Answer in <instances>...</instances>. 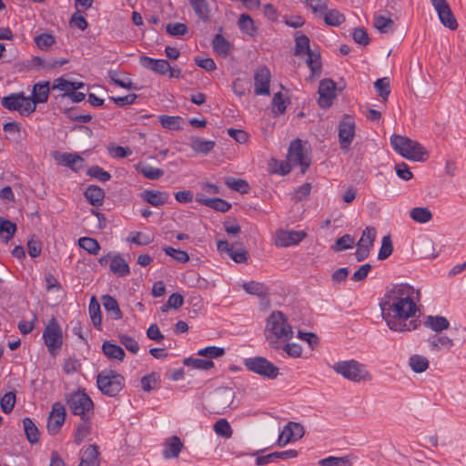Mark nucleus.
Segmentation results:
<instances>
[{"label": "nucleus", "instance_id": "13d9d810", "mask_svg": "<svg viewBox=\"0 0 466 466\" xmlns=\"http://www.w3.org/2000/svg\"><path fill=\"white\" fill-rule=\"evenodd\" d=\"M393 251V245L390 235L384 236L381 240V247L378 253V259L384 260L388 258Z\"/></svg>", "mask_w": 466, "mask_h": 466}, {"label": "nucleus", "instance_id": "a19ab883", "mask_svg": "<svg viewBox=\"0 0 466 466\" xmlns=\"http://www.w3.org/2000/svg\"><path fill=\"white\" fill-rule=\"evenodd\" d=\"M88 310L94 326L96 327L98 329H101L102 318L100 304L95 296H93L90 299Z\"/></svg>", "mask_w": 466, "mask_h": 466}, {"label": "nucleus", "instance_id": "e2e57ef3", "mask_svg": "<svg viewBox=\"0 0 466 466\" xmlns=\"http://www.w3.org/2000/svg\"><path fill=\"white\" fill-rule=\"evenodd\" d=\"M90 430V424L86 421L78 424L75 431V443L79 445L89 435Z\"/></svg>", "mask_w": 466, "mask_h": 466}, {"label": "nucleus", "instance_id": "4d7b16f0", "mask_svg": "<svg viewBox=\"0 0 466 466\" xmlns=\"http://www.w3.org/2000/svg\"><path fill=\"white\" fill-rule=\"evenodd\" d=\"M354 244V238L349 234H345L339 238L331 248L335 251H343L351 248Z\"/></svg>", "mask_w": 466, "mask_h": 466}, {"label": "nucleus", "instance_id": "de8ad7c7", "mask_svg": "<svg viewBox=\"0 0 466 466\" xmlns=\"http://www.w3.org/2000/svg\"><path fill=\"white\" fill-rule=\"evenodd\" d=\"M158 120L163 127L170 130L181 129V123L183 121L180 116L166 115L159 116Z\"/></svg>", "mask_w": 466, "mask_h": 466}, {"label": "nucleus", "instance_id": "c9c22d12", "mask_svg": "<svg viewBox=\"0 0 466 466\" xmlns=\"http://www.w3.org/2000/svg\"><path fill=\"white\" fill-rule=\"evenodd\" d=\"M242 288L247 293L258 297H266L269 293L268 288L264 283L253 280L245 282Z\"/></svg>", "mask_w": 466, "mask_h": 466}, {"label": "nucleus", "instance_id": "79ce46f5", "mask_svg": "<svg viewBox=\"0 0 466 466\" xmlns=\"http://www.w3.org/2000/svg\"><path fill=\"white\" fill-rule=\"evenodd\" d=\"M16 231V225L10 220L0 218V238L8 242Z\"/></svg>", "mask_w": 466, "mask_h": 466}, {"label": "nucleus", "instance_id": "c756f323", "mask_svg": "<svg viewBox=\"0 0 466 466\" xmlns=\"http://www.w3.org/2000/svg\"><path fill=\"white\" fill-rule=\"evenodd\" d=\"M110 270L118 277H125L130 273L127 262L120 256H114L109 264Z\"/></svg>", "mask_w": 466, "mask_h": 466}, {"label": "nucleus", "instance_id": "69168bd1", "mask_svg": "<svg viewBox=\"0 0 466 466\" xmlns=\"http://www.w3.org/2000/svg\"><path fill=\"white\" fill-rule=\"evenodd\" d=\"M225 354V350L223 348L209 346L204 349H201L198 351V355L204 356L209 359H217L222 357Z\"/></svg>", "mask_w": 466, "mask_h": 466}, {"label": "nucleus", "instance_id": "c85d7f7f", "mask_svg": "<svg viewBox=\"0 0 466 466\" xmlns=\"http://www.w3.org/2000/svg\"><path fill=\"white\" fill-rule=\"evenodd\" d=\"M23 428L25 438L31 444H36L40 440V431L35 422L30 418H24Z\"/></svg>", "mask_w": 466, "mask_h": 466}, {"label": "nucleus", "instance_id": "6e6552de", "mask_svg": "<svg viewBox=\"0 0 466 466\" xmlns=\"http://www.w3.org/2000/svg\"><path fill=\"white\" fill-rule=\"evenodd\" d=\"M3 107L9 111H17L21 116H28L35 112V105L31 103L24 92L12 93L2 98Z\"/></svg>", "mask_w": 466, "mask_h": 466}, {"label": "nucleus", "instance_id": "423d86ee", "mask_svg": "<svg viewBox=\"0 0 466 466\" xmlns=\"http://www.w3.org/2000/svg\"><path fill=\"white\" fill-rule=\"evenodd\" d=\"M235 399V391L228 387H221L213 390L208 399V409L210 412L223 414L230 408Z\"/></svg>", "mask_w": 466, "mask_h": 466}, {"label": "nucleus", "instance_id": "2eb2a0df", "mask_svg": "<svg viewBox=\"0 0 466 466\" xmlns=\"http://www.w3.org/2000/svg\"><path fill=\"white\" fill-rule=\"evenodd\" d=\"M431 2L438 13L441 23L451 30H455L458 24L448 2L446 0H431Z\"/></svg>", "mask_w": 466, "mask_h": 466}, {"label": "nucleus", "instance_id": "cd10ccee", "mask_svg": "<svg viewBox=\"0 0 466 466\" xmlns=\"http://www.w3.org/2000/svg\"><path fill=\"white\" fill-rule=\"evenodd\" d=\"M212 47L220 56L226 57L230 54L231 44L221 34H216L212 39Z\"/></svg>", "mask_w": 466, "mask_h": 466}, {"label": "nucleus", "instance_id": "7c9ffc66", "mask_svg": "<svg viewBox=\"0 0 466 466\" xmlns=\"http://www.w3.org/2000/svg\"><path fill=\"white\" fill-rule=\"evenodd\" d=\"M102 351L109 360L122 361L126 356L124 350L120 346L108 340L103 343Z\"/></svg>", "mask_w": 466, "mask_h": 466}, {"label": "nucleus", "instance_id": "09e8293b", "mask_svg": "<svg viewBox=\"0 0 466 466\" xmlns=\"http://www.w3.org/2000/svg\"><path fill=\"white\" fill-rule=\"evenodd\" d=\"M78 245L91 255H97L101 248L97 240L89 237L80 238L78 239Z\"/></svg>", "mask_w": 466, "mask_h": 466}, {"label": "nucleus", "instance_id": "f704fd0d", "mask_svg": "<svg viewBox=\"0 0 466 466\" xmlns=\"http://www.w3.org/2000/svg\"><path fill=\"white\" fill-rule=\"evenodd\" d=\"M408 363L411 370L415 373L426 371L430 365L429 360L425 356L419 354L411 355Z\"/></svg>", "mask_w": 466, "mask_h": 466}, {"label": "nucleus", "instance_id": "6e6d98bb", "mask_svg": "<svg viewBox=\"0 0 466 466\" xmlns=\"http://www.w3.org/2000/svg\"><path fill=\"white\" fill-rule=\"evenodd\" d=\"M374 87L376 91L378 92L379 96L383 99V101H387L390 93V80L388 77H382L380 79H377L374 83Z\"/></svg>", "mask_w": 466, "mask_h": 466}, {"label": "nucleus", "instance_id": "8fccbe9b", "mask_svg": "<svg viewBox=\"0 0 466 466\" xmlns=\"http://www.w3.org/2000/svg\"><path fill=\"white\" fill-rule=\"evenodd\" d=\"M238 24L239 29L249 35H253L257 32V27L249 15L241 14Z\"/></svg>", "mask_w": 466, "mask_h": 466}, {"label": "nucleus", "instance_id": "9b49d317", "mask_svg": "<svg viewBox=\"0 0 466 466\" xmlns=\"http://www.w3.org/2000/svg\"><path fill=\"white\" fill-rule=\"evenodd\" d=\"M355 136V122L349 115H345L339 125V140L340 148L347 151Z\"/></svg>", "mask_w": 466, "mask_h": 466}, {"label": "nucleus", "instance_id": "a878e982", "mask_svg": "<svg viewBox=\"0 0 466 466\" xmlns=\"http://www.w3.org/2000/svg\"><path fill=\"white\" fill-rule=\"evenodd\" d=\"M430 350L438 352L443 349L451 350L453 347V340L447 336L432 335L428 339Z\"/></svg>", "mask_w": 466, "mask_h": 466}, {"label": "nucleus", "instance_id": "39448f33", "mask_svg": "<svg viewBox=\"0 0 466 466\" xmlns=\"http://www.w3.org/2000/svg\"><path fill=\"white\" fill-rule=\"evenodd\" d=\"M96 384L103 394L116 397L124 388L125 379L113 370H105L97 374Z\"/></svg>", "mask_w": 466, "mask_h": 466}, {"label": "nucleus", "instance_id": "49530a36", "mask_svg": "<svg viewBox=\"0 0 466 466\" xmlns=\"http://www.w3.org/2000/svg\"><path fill=\"white\" fill-rule=\"evenodd\" d=\"M320 466H351L350 456L335 457L329 456L319 461Z\"/></svg>", "mask_w": 466, "mask_h": 466}, {"label": "nucleus", "instance_id": "bf43d9fd", "mask_svg": "<svg viewBox=\"0 0 466 466\" xmlns=\"http://www.w3.org/2000/svg\"><path fill=\"white\" fill-rule=\"evenodd\" d=\"M58 160L73 170H77L76 164L83 162V158L79 155L73 153H63Z\"/></svg>", "mask_w": 466, "mask_h": 466}, {"label": "nucleus", "instance_id": "20e7f679", "mask_svg": "<svg viewBox=\"0 0 466 466\" xmlns=\"http://www.w3.org/2000/svg\"><path fill=\"white\" fill-rule=\"evenodd\" d=\"M332 370L344 379L357 383L370 381L372 379L365 365L355 360L335 362L332 365Z\"/></svg>", "mask_w": 466, "mask_h": 466}, {"label": "nucleus", "instance_id": "e433bc0d", "mask_svg": "<svg viewBox=\"0 0 466 466\" xmlns=\"http://www.w3.org/2000/svg\"><path fill=\"white\" fill-rule=\"evenodd\" d=\"M311 51L309 46V38L300 33L296 32L295 34V55L302 56L304 54H308Z\"/></svg>", "mask_w": 466, "mask_h": 466}, {"label": "nucleus", "instance_id": "680f3d73", "mask_svg": "<svg viewBox=\"0 0 466 466\" xmlns=\"http://www.w3.org/2000/svg\"><path fill=\"white\" fill-rule=\"evenodd\" d=\"M163 251L179 263H186L189 260L188 254L184 250L167 246L163 248Z\"/></svg>", "mask_w": 466, "mask_h": 466}, {"label": "nucleus", "instance_id": "412c9836", "mask_svg": "<svg viewBox=\"0 0 466 466\" xmlns=\"http://www.w3.org/2000/svg\"><path fill=\"white\" fill-rule=\"evenodd\" d=\"M140 64L144 67L161 76H165L168 72V70H170V65L165 59H154L149 56H144L140 58Z\"/></svg>", "mask_w": 466, "mask_h": 466}, {"label": "nucleus", "instance_id": "f03ea898", "mask_svg": "<svg viewBox=\"0 0 466 466\" xmlns=\"http://www.w3.org/2000/svg\"><path fill=\"white\" fill-rule=\"evenodd\" d=\"M265 336L270 348L279 350L280 343L292 339L293 329L288 322L285 314L279 310H274L267 319Z\"/></svg>", "mask_w": 466, "mask_h": 466}, {"label": "nucleus", "instance_id": "37998d69", "mask_svg": "<svg viewBox=\"0 0 466 466\" xmlns=\"http://www.w3.org/2000/svg\"><path fill=\"white\" fill-rule=\"evenodd\" d=\"M136 168L138 173L151 180H157L164 175V171L162 169L153 167L149 165L138 164Z\"/></svg>", "mask_w": 466, "mask_h": 466}, {"label": "nucleus", "instance_id": "58836bf2", "mask_svg": "<svg viewBox=\"0 0 466 466\" xmlns=\"http://www.w3.org/2000/svg\"><path fill=\"white\" fill-rule=\"evenodd\" d=\"M411 219L418 223H427L432 218L431 211L425 207L413 208L410 211Z\"/></svg>", "mask_w": 466, "mask_h": 466}, {"label": "nucleus", "instance_id": "ddd939ff", "mask_svg": "<svg viewBox=\"0 0 466 466\" xmlns=\"http://www.w3.org/2000/svg\"><path fill=\"white\" fill-rule=\"evenodd\" d=\"M66 419V409L60 402L52 405V410L47 419V431L51 435L57 434L63 426Z\"/></svg>", "mask_w": 466, "mask_h": 466}, {"label": "nucleus", "instance_id": "603ef678", "mask_svg": "<svg viewBox=\"0 0 466 466\" xmlns=\"http://www.w3.org/2000/svg\"><path fill=\"white\" fill-rule=\"evenodd\" d=\"M373 25L380 33H389L394 29L393 20L384 15L376 16Z\"/></svg>", "mask_w": 466, "mask_h": 466}, {"label": "nucleus", "instance_id": "ea45409f", "mask_svg": "<svg viewBox=\"0 0 466 466\" xmlns=\"http://www.w3.org/2000/svg\"><path fill=\"white\" fill-rule=\"evenodd\" d=\"M224 183L228 187L241 194H246L249 190L248 183L242 178L228 177L224 178Z\"/></svg>", "mask_w": 466, "mask_h": 466}, {"label": "nucleus", "instance_id": "5701e85b", "mask_svg": "<svg viewBox=\"0 0 466 466\" xmlns=\"http://www.w3.org/2000/svg\"><path fill=\"white\" fill-rule=\"evenodd\" d=\"M141 198L153 207H160L168 201L169 195L165 191L144 190L141 193Z\"/></svg>", "mask_w": 466, "mask_h": 466}, {"label": "nucleus", "instance_id": "4468645a", "mask_svg": "<svg viewBox=\"0 0 466 466\" xmlns=\"http://www.w3.org/2000/svg\"><path fill=\"white\" fill-rule=\"evenodd\" d=\"M289 158L294 164L301 167L302 174L306 173L307 169L310 166V158L305 155L302 142L299 138L290 143L289 147Z\"/></svg>", "mask_w": 466, "mask_h": 466}, {"label": "nucleus", "instance_id": "b1692460", "mask_svg": "<svg viewBox=\"0 0 466 466\" xmlns=\"http://www.w3.org/2000/svg\"><path fill=\"white\" fill-rule=\"evenodd\" d=\"M101 300L105 310L111 319L118 320L123 318V312L115 298L110 295H103Z\"/></svg>", "mask_w": 466, "mask_h": 466}, {"label": "nucleus", "instance_id": "9d476101", "mask_svg": "<svg viewBox=\"0 0 466 466\" xmlns=\"http://www.w3.org/2000/svg\"><path fill=\"white\" fill-rule=\"evenodd\" d=\"M244 365L249 371L269 380L276 379L279 374V368L264 357L246 359Z\"/></svg>", "mask_w": 466, "mask_h": 466}, {"label": "nucleus", "instance_id": "f257e3e1", "mask_svg": "<svg viewBox=\"0 0 466 466\" xmlns=\"http://www.w3.org/2000/svg\"><path fill=\"white\" fill-rule=\"evenodd\" d=\"M414 289L408 284L391 285L386 289L380 307L382 319L390 329L397 332L411 331L417 328V320H410L417 311L413 299Z\"/></svg>", "mask_w": 466, "mask_h": 466}, {"label": "nucleus", "instance_id": "1a4fd4ad", "mask_svg": "<svg viewBox=\"0 0 466 466\" xmlns=\"http://www.w3.org/2000/svg\"><path fill=\"white\" fill-rule=\"evenodd\" d=\"M43 339L49 353L56 356L63 344V333L55 317H52L46 326L43 331Z\"/></svg>", "mask_w": 466, "mask_h": 466}, {"label": "nucleus", "instance_id": "bb28decb", "mask_svg": "<svg viewBox=\"0 0 466 466\" xmlns=\"http://www.w3.org/2000/svg\"><path fill=\"white\" fill-rule=\"evenodd\" d=\"M84 196L92 206L100 207L104 201L105 191L98 186L91 185L86 187Z\"/></svg>", "mask_w": 466, "mask_h": 466}, {"label": "nucleus", "instance_id": "4be33fe9", "mask_svg": "<svg viewBox=\"0 0 466 466\" xmlns=\"http://www.w3.org/2000/svg\"><path fill=\"white\" fill-rule=\"evenodd\" d=\"M183 446V442L177 436L167 438L164 443L163 457L165 459L177 458Z\"/></svg>", "mask_w": 466, "mask_h": 466}, {"label": "nucleus", "instance_id": "dca6fc26", "mask_svg": "<svg viewBox=\"0 0 466 466\" xmlns=\"http://www.w3.org/2000/svg\"><path fill=\"white\" fill-rule=\"evenodd\" d=\"M307 234L303 230H283L279 229L276 232L275 244L278 247H289L301 242Z\"/></svg>", "mask_w": 466, "mask_h": 466}, {"label": "nucleus", "instance_id": "7ed1b4c3", "mask_svg": "<svg viewBox=\"0 0 466 466\" xmlns=\"http://www.w3.org/2000/svg\"><path fill=\"white\" fill-rule=\"evenodd\" d=\"M390 144L398 154L409 160L422 162L429 157L428 151L418 141L407 137L393 134Z\"/></svg>", "mask_w": 466, "mask_h": 466}, {"label": "nucleus", "instance_id": "c03bdc74", "mask_svg": "<svg viewBox=\"0 0 466 466\" xmlns=\"http://www.w3.org/2000/svg\"><path fill=\"white\" fill-rule=\"evenodd\" d=\"M183 363L187 367H192L196 370H208L214 367V362L211 360H203L196 358H186Z\"/></svg>", "mask_w": 466, "mask_h": 466}, {"label": "nucleus", "instance_id": "a211bd4d", "mask_svg": "<svg viewBox=\"0 0 466 466\" xmlns=\"http://www.w3.org/2000/svg\"><path fill=\"white\" fill-rule=\"evenodd\" d=\"M270 77V71L267 66H263L257 68L254 76L256 95H269Z\"/></svg>", "mask_w": 466, "mask_h": 466}, {"label": "nucleus", "instance_id": "864d4df0", "mask_svg": "<svg viewBox=\"0 0 466 466\" xmlns=\"http://www.w3.org/2000/svg\"><path fill=\"white\" fill-rule=\"evenodd\" d=\"M345 21V15L337 9H331L325 13L324 22L330 26H338Z\"/></svg>", "mask_w": 466, "mask_h": 466}, {"label": "nucleus", "instance_id": "774afa93", "mask_svg": "<svg viewBox=\"0 0 466 466\" xmlns=\"http://www.w3.org/2000/svg\"><path fill=\"white\" fill-rule=\"evenodd\" d=\"M119 341L128 351L132 352L133 354L138 352L139 345L134 338L128 335L120 334Z\"/></svg>", "mask_w": 466, "mask_h": 466}, {"label": "nucleus", "instance_id": "0e129e2a", "mask_svg": "<svg viewBox=\"0 0 466 466\" xmlns=\"http://www.w3.org/2000/svg\"><path fill=\"white\" fill-rule=\"evenodd\" d=\"M15 403V394L14 392L5 393L0 400V407L3 412L10 413Z\"/></svg>", "mask_w": 466, "mask_h": 466}, {"label": "nucleus", "instance_id": "f3484780", "mask_svg": "<svg viewBox=\"0 0 466 466\" xmlns=\"http://www.w3.org/2000/svg\"><path fill=\"white\" fill-rule=\"evenodd\" d=\"M335 89L336 85L331 79H322L319 82L318 93L319 95V105L322 108H328L331 106L332 100L335 97Z\"/></svg>", "mask_w": 466, "mask_h": 466}, {"label": "nucleus", "instance_id": "3c124183", "mask_svg": "<svg viewBox=\"0 0 466 466\" xmlns=\"http://www.w3.org/2000/svg\"><path fill=\"white\" fill-rule=\"evenodd\" d=\"M213 430L218 436L226 439L231 438L233 434L232 428L226 419H219L216 421L213 425Z\"/></svg>", "mask_w": 466, "mask_h": 466}, {"label": "nucleus", "instance_id": "4c0bfd02", "mask_svg": "<svg viewBox=\"0 0 466 466\" xmlns=\"http://www.w3.org/2000/svg\"><path fill=\"white\" fill-rule=\"evenodd\" d=\"M307 55L308 59L306 62L311 71V77L319 76L321 74L320 54L311 50Z\"/></svg>", "mask_w": 466, "mask_h": 466}, {"label": "nucleus", "instance_id": "393cba45", "mask_svg": "<svg viewBox=\"0 0 466 466\" xmlns=\"http://www.w3.org/2000/svg\"><path fill=\"white\" fill-rule=\"evenodd\" d=\"M298 454H299V452L296 450L275 451V452H272V453H269V454H267L264 456H258L256 458V464L260 466V465L268 464V463L273 461L275 459L286 460L289 458H296L298 456Z\"/></svg>", "mask_w": 466, "mask_h": 466}, {"label": "nucleus", "instance_id": "338daca9", "mask_svg": "<svg viewBox=\"0 0 466 466\" xmlns=\"http://www.w3.org/2000/svg\"><path fill=\"white\" fill-rule=\"evenodd\" d=\"M86 174L101 182H106L111 178V175L98 166H93L87 169Z\"/></svg>", "mask_w": 466, "mask_h": 466}, {"label": "nucleus", "instance_id": "72a5a7b5", "mask_svg": "<svg viewBox=\"0 0 466 466\" xmlns=\"http://www.w3.org/2000/svg\"><path fill=\"white\" fill-rule=\"evenodd\" d=\"M196 15L206 22L209 18L210 9L207 0H187Z\"/></svg>", "mask_w": 466, "mask_h": 466}, {"label": "nucleus", "instance_id": "5fc2aeb1", "mask_svg": "<svg viewBox=\"0 0 466 466\" xmlns=\"http://www.w3.org/2000/svg\"><path fill=\"white\" fill-rule=\"evenodd\" d=\"M98 455V446L96 444H91L84 451L81 461H86L91 463V465L99 466Z\"/></svg>", "mask_w": 466, "mask_h": 466}, {"label": "nucleus", "instance_id": "f8f14e48", "mask_svg": "<svg viewBox=\"0 0 466 466\" xmlns=\"http://www.w3.org/2000/svg\"><path fill=\"white\" fill-rule=\"evenodd\" d=\"M304 427L294 421H289L284 426L278 439V445L284 447L288 443L300 440L304 436Z\"/></svg>", "mask_w": 466, "mask_h": 466}, {"label": "nucleus", "instance_id": "6ab92c4d", "mask_svg": "<svg viewBox=\"0 0 466 466\" xmlns=\"http://www.w3.org/2000/svg\"><path fill=\"white\" fill-rule=\"evenodd\" d=\"M50 84L48 81L38 82L33 86L32 94L28 96L31 103L35 105V110L37 104L46 103L48 100L50 93Z\"/></svg>", "mask_w": 466, "mask_h": 466}, {"label": "nucleus", "instance_id": "2f4dec72", "mask_svg": "<svg viewBox=\"0 0 466 466\" xmlns=\"http://www.w3.org/2000/svg\"><path fill=\"white\" fill-rule=\"evenodd\" d=\"M215 147V142L212 140H206L198 137H192L190 138V147L193 151L198 154H208Z\"/></svg>", "mask_w": 466, "mask_h": 466}, {"label": "nucleus", "instance_id": "052dcab7", "mask_svg": "<svg viewBox=\"0 0 466 466\" xmlns=\"http://www.w3.org/2000/svg\"><path fill=\"white\" fill-rule=\"evenodd\" d=\"M159 380L160 377L156 372H151L150 374L145 375L141 378L142 389L145 391L149 392L156 388Z\"/></svg>", "mask_w": 466, "mask_h": 466}, {"label": "nucleus", "instance_id": "a18cd8bd", "mask_svg": "<svg viewBox=\"0 0 466 466\" xmlns=\"http://www.w3.org/2000/svg\"><path fill=\"white\" fill-rule=\"evenodd\" d=\"M376 229L373 227H367L357 243V246H361L367 248H371L373 247L374 241L376 239Z\"/></svg>", "mask_w": 466, "mask_h": 466}, {"label": "nucleus", "instance_id": "0eeeda50", "mask_svg": "<svg viewBox=\"0 0 466 466\" xmlns=\"http://www.w3.org/2000/svg\"><path fill=\"white\" fill-rule=\"evenodd\" d=\"M66 401L73 414L78 415L82 420L88 419L94 403L84 390H78L66 396Z\"/></svg>", "mask_w": 466, "mask_h": 466}, {"label": "nucleus", "instance_id": "473e14b6", "mask_svg": "<svg viewBox=\"0 0 466 466\" xmlns=\"http://www.w3.org/2000/svg\"><path fill=\"white\" fill-rule=\"evenodd\" d=\"M424 325L435 332H441L449 328L450 322L442 316H428L424 321Z\"/></svg>", "mask_w": 466, "mask_h": 466}, {"label": "nucleus", "instance_id": "aec40b11", "mask_svg": "<svg viewBox=\"0 0 466 466\" xmlns=\"http://www.w3.org/2000/svg\"><path fill=\"white\" fill-rule=\"evenodd\" d=\"M196 201L222 213L228 212L231 208V204L227 200L219 198H208L203 194H197Z\"/></svg>", "mask_w": 466, "mask_h": 466}]
</instances>
